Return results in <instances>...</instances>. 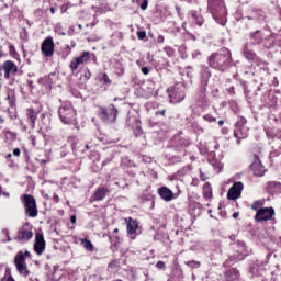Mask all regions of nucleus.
I'll return each mask as SVG.
<instances>
[{"mask_svg": "<svg viewBox=\"0 0 281 281\" xmlns=\"http://www.w3.org/2000/svg\"><path fill=\"white\" fill-rule=\"evenodd\" d=\"M232 63H234L232 50L227 47H222L207 57L209 67L216 71H227L232 67Z\"/></svg>", "mask_w": 281, "mask_h": 281, "instance_id": "f257e3e1", "label": "nucleus"}, {"mask_svg": "<svg viewBox=\"0 0 281 281\" xmlns=\"http://www.w3.org/2000/svg\"><path fill=\"white\" fill-rule=\"evenodd\" d=\"M117 108L110 104L108 106H101L98 111V117L103 121L104 124H115L117 122Z\"/></svg>", "mask_w": 281, "mask_h": 281, "instance_id": "f03ea898", "label": "nucleus"}, {"mask_svg": "<svg viewBox=\"0 0 281 281\" xmlns=\"http://www.w3.org/2000/svg\"><path fill=\"white\" fill-rule=\"evenodd\" d=\"M25 258H32L30 250H20L14 257V265L20 276L27 278V276H30V270H27Z\"/></svg>", "mask_w": 281, "mask_h": 281, "instance_id": "7ed1b4c3", "label": "nucleus"}, {"mask_svg": "<svg viewBox=\"0 0 281 281\" xmlns=\"http://www.w3.org/2000/svg\"><path fill=\"white\" fill-rule=\"evenodd\" d=\"M58 115L63 124H74L76 122V110H74L71 102L61 104L58 110Z\"/></svg>", "mask_w": 281, "mask_h": 281, "instance_id": "20e7f679", "label": "nucleus"}, {"mask_svg": "<svg viewBox=\"0 0 281 281\" xmlns=\"http://www.w3.org/2000/svg\"><path fill=\"white\" fill-rule=\"evenodd\" d=\"M22 203L25 210V214L30 218H36V216H38V209L36 207V199L33 195L24 194L22 196Z\"/></svg>", "mask_w": 281, "mask_h": 281, "instance_id": "39448f33", "label": "nucleus"}, {"mask_svg": "<svg viewBox=\"0 0 281 281\" xmlns=\"http://www.w3.org/2000/svg\"><path fill=\"white\" fill-rule=\"evenodd\" d=\"M207 10L211 12L213 19L225 16V4L223 0H207Z\"/></svg>", "mask_w": 281, "mask_h": 281, "instance_id": "423d86ee", "label": "nucleus"}, {"mask_svg": "<svg viewBox=\"0 0 281 281\" xmlns=\"http://www.w3.org/2000/svg\"><path fill=\"white\" fill-rule=\"evenodd\" d=\"M0 72L3 74L4 80H10L12 76L19 74V66H16L14 61L8 59L0 66Z\"/></svg>", "mask_w": 281, "mask_h": 281, "instance_id": "0eeeda50", "label": "nucleus"}, {"mask_svg": "<svg viewBox=\"0 0 281 281\" xmlns=\"http://www.w3.org/2000/svg\"><path fill=\"white\" fill-rule=\"evenodd\" d=\"M274 216L276 210L273 207H263L256 213L254 221L255 223H267L268 221H273Z\"/></svg>", "mask_w": 281, "mask_h": 281, "instance_id": "6e6552de", "label": "nucleus"}, {"mask_svg": "<svg viewBox=\"0 0 281 281\" xmlns=\"http://www.w3.org/2000/svg\"><path fill=\"white\" fill-rule=\"evenodd\" d=\"M34 233L32 232V224L25 223L22 227L18 229L15 240L18 243H27L32 240Z\"/></svg>", "mask_w": 281, "mask_h": 281, "instance_id": "1a4fd4ad", "label": "nucleus"}, {"mask_svg": "<svg viewBox=\"0 0 281 281\" xmlns=\"http://www.w3.org/2000/svg\"><path fill=\"white\" fill-rule=\"evenodd\" d=\"M89 60H91V53L89 50H85L79 57H74L70 61L71 71H77L80 65H85Z\"/></svg>", "mask_w": 281, "mask_h": 281, "instance_id": "9d476101", "label": "nucleus"}, {"mask_svg": "<svg viewBox=\"0 0 281 281\" xmlns=\"http://www.w3.org/2000/svg\"><path fill=\"white\" fill-rule=\"evenodd\" d=\"M252 157L254 161L249 167L250 172H252L255 177H265V172H267V169H265V166H262L260 157L257 154H255Z\"/></svg>", "mask_w": 281, "mask_h": 281, "instance_id": "9b49d317", "label": "nucleus"}, {"mask_svg": "<svg viewBox=\"0 0 281 281\" xmlns=\"http://www.w3.org/2000/svg\"><path fill=\"white\" fill-rule=\"evenodd\" d=\"M41 52L45 58H52L54 56V38L46 37L42 42Z\"/></svg>", "mask_w": 281, "mask_h": 281, "instance_id": "f8f14e48", "label": "nucleus"}, {"mask_svg": "<svg viewBox=\"0 0 281 281\" xmlns=\"http://www.w3.org/2000/svg\"><path fill=\"white\" fill-rule=\"evenodd\" d=\"M243 182H234V184L231 187V189L227 192V199L228 201H236V199H240V195L243 194Z\"/></svg>", "mask_w": 281, "mask_h": 281, "instance_id": "ddd939ff", "label": "nucleus"}, {"mask_svg": "<svg viewBox=\"0 0 281 281\" xmlns=\"http://www.w3.org/2000/svg\"><path fill=\"white\" fill-rule=\"evenodd\" d=\"M111 190L106 186L98 187L90 198L91 203H95L98 201H104L106 199V194H109Z\"/></svg>", "mask_w": 281, "mask_h": 281, "instance_id": "4468645a", "label": "nucleus"}, {"mask_svg": "<svg viewBox=\"0 0 281 281\" xmlns=\"http://www.w3.org/2000/svg\"><path fill=\"white\" fill-rule=\"evenodd\" d=\"M170 98H173L175 102H183L186 100V86L181 83L173 86Z\"/></svg>", "mask_w": 281, "mask_h": 281, "instance_id": "2eb2a0df", "label": "nucleus"}, {"mask_svg": "<svg viewBox=\"0 0 281 281\" xmlns=\"http://www.w3.org/2000/svg\"><path fill=\"white\" fill-rule=\"evenodd\" d=\"M46 241L42 233L35 234L34 251L37 256H43L45 252Z\"/></svg>", "mask_w": 281, "mask_h": 281, "instance_id": "dca6fc26", "label": "nucleus"}, {"mask_svg": "<svg viewBox=\"0 0 281 281\" xmlns=\"http://www.w3.org/2000/svg\"><path fill=\"white\" fill-rule=\"evenodd\" d=\"M206 89L201 88L195 94V105L200 109H207L210 101L207 100V94L205 93Z\"/></svg>", "mask_w": 281, "mask_h": 281, "instance_id": "f3484780", "label": "nucleus"}, {"mask_svg": "<svg viewBox=\"0 0 281 281\" xmlns=\"http://www.w3.org/2000/svg\"><path fill=\"white\" fill-rule=\"evenodd\" d=\"M262 103L263 106H267L268 109H273L278 106V97H276V93L273 92H266L262 95Z\"/></svg>", "mask_w": 281, "mask_h": 281, "instance_id": "a211bd4d", "label": "nucleus"}, {"mask_svg": "<svg viewBox=\"0 0 281 281\" xmlns=\"http://www.w3.org/2000/svg\"><path fill=\"white\" fill-rule=\"evenodd\" d=\"M240 260H245V254L236 251L225 260L223 267L229 268L233 265H236V262H240Z\"/></svg>", "mask_w": 281, "mask_h": 281, "instance_id": "6ab92c4d", "label": "nucleus"}, {"mask_svg": "<svg viewBox=\"0 0 281 281\" xmlns=\"http://www.w3.org/2000/svg\"><path fill=\"white\" fill-rule=\"evenodd\" d=\"M27 124L31 128H36V121L38 120V112L34 108L26 109L25 112Z\"/></svg>", "mask_w": 281, "mask_h": 281, "instance_id": "aec40b11", "label": "nucleus"}, {"mask_svg": "<svg viewBox=\"0 0 281 281\" xmlns=\"http://www.w3.org/2000/svg\"><path fill=\"white\" fill-rule=\"evenodd\" d=\"M158 194L162 201L170 202L175 199V193L168 187H161L158 189Z\"/></svg>", "mask_w": 281, "mask_h": 281, "instance_id": "412c9836", "label": "nucleus"}, {"mask_svg": "<svg viewBox=\"0 0 281 281\" xmlns=\"http://www.w3.org/2000/svg\"><path fill=\"white\" fill-rule=\"evenodd\" d=\"M234 137L237 139V144H240V139H247L249 137L248 127H235Z\"/></svg>", "mask_w": 281, "mask_h": 281, "instance_id": "4be33fe9", "label": "nucleus"}, {"mask_svg": "<svg viewBox=\"0 0 281 281\" xmlns=\"http://www.w3.org/2000/svg\"><path fill=\"white\" fill-rule=\"evenodd\" d=\"M29 139L31 140L34 148H43L45 138L43 137V134H41V130L37 132V135H31Z\"/></svg>", "mask_w": 281, "mask_h": 281, "instance_id": "5701e85b", "label": "nucleus"}, {"mask_svg": "<svg viewBox=\"0 0 281 281\" xmlns=\"http://www.w3.org/2000/svg\"><path fill=\"white\" fill-rule=\"evenodd\" d=\"M249 38L252 45H262L265 35L262 34V31H255L249 34Z\"/></svg>", "mask_w": 281, "mask_h": 281, "instance_id": "b1692460", "label": "nucleus"}, {"mask_svg": "<svg viewBox=\"0 0 281 281\" xmlns=\"http://www.w3.org/2000/svg\"><path fill=\"white\" fill-rule=\"evenodd\" d=\"M127 222V234H130V236H134V234H136L137 228L139 227V223L137 222V220H134L133 217H128L126 218Z\"/></svg>", "mask_w": 281, "mask_h": 281, "instance_id": "393cba45", "label": "nucleus"}, {"mask_svg": "<svg viewBox=\"0 0 281 281\" xmlns=\"http://www.w3.org/2000/svg\"><path fill=\"white\" fill-rule=\"evenodd\" d=\"M243 54L246 60H251L252 63H258V55L252 50L249 49V46L247 44L243 48Z\"/></svg>", "mask_w": 281, "mask_h": 281, "instance_id": "a878e982", "label": "nucleus"}, {"mask_svg": "<svg viewBox=\"0 0 281 281\" xmlns=\"http://www.w3.org/2000/svg\"><path fill=\"white\" fill-rule=\"evenodd\" d=\"M226 281H237L240 278V272L236 268H232L224 273Z\"/></svg>", "mask_w": 281, "mask_h": 281, "instance_id": "bb28decb", "label": "nucleus"}, {"mask_svg": "<svg viewBox=\"0 0 281 281\" xmlns=\"http://www.w3.org/2000/svg\"><path fill=\"white\" fill-rule=\"evenodd\" d=\"M267 190L270 194H281V183L278 181L268 182Z\"/></svg>", "mask_w": 281, "mask_h": 281, "instance_id": "cd10ccee", "label": "nucleus"}, {"mask_svg": "<svg viewBox=\"0 0 281 281\" xmlns=\"http://www.w3.org/2000/svg\"><path fill=\"white\" fill-rule=\"evenodd\" d=\"M202 194H203L204 199H206V200H211L214 196V194L212 192V184L210 182H206L203 184Z\"/></svg>", "mask_w": 281, "mask_h": 281, "instance_id": "c85d7f7f", "label": "nucleus"}, {"mask_svg": "<svg viewBox=\"0 0 281 281\" xmlns=\"http://www.w3.org/2000/svg\"><path fill=\"white\" fill-rule=\"evenodd\" d=\"M191 19H193L194 23H196L199 27H202L205 23V20H203V15L199 14L196 11L191 12Z\"/></svg>", "mask_w": 281, "mask_h": 281, "instance_id": "c756f323", "label": "nucleus"}, {"mask_svg": "<svg viewBox=\"0 0 281 281\" xmlns=\"http://www.w3.org/2000/svg\"><path fill=\"white\" fill-rule=\"evenodd\" d=\"M278 132H279V130L276 127H268L266 130V135H267L268 139H278Z\"/></svg>", "mask_w": 281, "mask_h": 281, "instance_id": "7c9ffc66", "label": "nucleus"}, {"mask_svg": "<svg viewBox=\"0 0 281 281\" xmlns=\"http://www.w3.org/2000/svg\"><path fill=\"white\" fill-rule=\"evenodd\" d=\"M265 206V201L263 200H257L251 204V210H254V212H259V210H262Z\"/></svg>", "mask_w": 281, "mask_h": 281, "instance_id": "2f4dec72", "label": "nucleus"}, {"mask_svg": "<svg viewBox=\"0 0 281 281\" xmlns=\"http://www.w3.org/2000/svg\"><path fill=\"white\" fill-rule=\"evenodd\" d=\"M80 80H82L83 82H89V80H91V70H89V68L83 69L80 76Z\"/></svg>", "mask_w": 281, "mask_h": 281, "instance_id": "473e14b6", "label": "nucleus"}, {"mask_svg": "<svg viewBox=\"0 0 281 281\" xmlns=\"http://www.w3.org/2000/svg\"><path fill=\"white\" fill-rule=\"evenodd\" d=\"M81 245L87 251H93V243L91 240L85 238L81 240Z\"/></svg>", "mask_w": 281, "mask_h": 281, "instance_id": "72a5a7b5", "label": "nucleus"}, {"mask_svg": "<svg viewBox=\"0 0 281 281\" xmlns=\"http://www.w3.org/2000/svg\"><path fill=\"white\" fill-rule=\"evenodd\" d=\"M89 148H91V146H89V144H86L85 145V148H82L81 146H80V143H75L74 145H72V150H79V153H85V150H89Z\"/></svg>", "mask_w": 281, "mask_h": 281, "instance_id": "f704fd0d", "label": "nucleus"}, {"mask_svg": "<svg viewBox=\"0 0 281 281\" xmlns=\"http://www.w3.org/2000/svg\"><path fill=\"white\" fill-rule=\"evenodd\" d=\"M108 269H110V271H117V269H120V260H112L110 261Z\"/></svg>", "mask_w": 281, "mask_h": 281, "instance_id": "c9c22d12", "label": "nucleus"}, {"mask_svg": "<svg viewBox=\"0 0 281 281\" xmlns=\"http://www.w3.org/2000/svg\"><path fill=\"white\" fill-rule=\"evenodd\" d=\"M246 124H247V119H245L244 116H238L235 128L246 127Z\"/></svg>", "mask_w": 281, "mask_h": 281, "instance_id": "e433bc0d", "label": "nucleus"}, {"mask_svg": "<svg viewBox=\"0 0 281 281\" xmlns=\"http://www.w3.org/2000/svg\"><path fill=\"white\" fill-rule=\"evenodd\" d=\"M184 265L187 267H190L191 269H199V267H201V261L191 260V261L184 262Z\"/></svg>", "mask_w": 281, "mask_h": 281, "instance_id": "4c0bfd02", "label": "nucleus"}, {"mask_svg": "<svg viewBox=\"0 0 281 281\" xmlns=\"http://www.w3.org/2000/svg\"><path fill=\"white\" fill-rule=\"evenodd\" d=\"M5 100H8L9 106H14V102L16 100V98L14 97V92H8Z\"/></svg>", "mask_w": 281, "mask_h": 281, "instance_id": "58836bf2", "label": "nucleus"}, {"mask_svg": "<svg viewBox=\"0 0 281 281\" xmlns=\"http://www.w3.org/2000/svg\"><path fill=\"white\" fill-rule=\"evenodd\" d=\"M110 240L112 243V247H120V236H113V237H110Z\"/></svg>", "mask_w": 281, "mask_h": 281, "instance_id": "ea45409f", "label": "nucleus"}, {"mask_svg": "<svg viewBox=\"0 0 281 281\" xmlns=\"http://www.w3.org/2000/svg\"><path fill=\"white\" fill-rule=\"evenodd\" d=\"M49 76H45L38 79V85H43V87H46V85H49Z\"/></svg>", "mask_w": 281, "mask_h": 281, "instance_id": "a19ab883", "label": "nucleus"}, {"mask_svg": "<svg viewBox=\"0 0 281 281\" xmlns=\"http://www.w3.org/2000/svg\"><path fill=\"white\" fill-rule=\"evenodd\" d=\"M9 45V54L10 56H12L14 58V56H16V47H14V44H10V42H8Z\"/></svg>", "mask_w": 281, "mask_h": 281, "instance_id": "79ce46f5", "label": "nucleus"}, {"mask_svg": "<svg viewBox=\"0 0 281 281\" xmlns=\"http://www.w3.org/2000/svg\"><path fill=\"white\" fill-rule=\"evenodd\" d=\"M134 135H135V137H142V135H144V130H142L140 126L135 127Z\"/></svg>", "mask_w": 281, "mask_h": 281, "instance_id": "37998d69", "label": "nucleus"}, {"mask_svg": "<svg viewBox=\"0 0 281 281\" xmlns=\"http://www.w3.org/2000/svg\"><path fill=\"white\" fill-rule=\"evenodd\" d=\"M136 36H137L138 41H144V38H146V31H138L136 33Z\"/></svg>", "mask_w": 281, "mask_h": 281, "instance_id": "c03bdc74", "label": "nucleus"}, {"mask_svg": "<svg viewBox=\"0 0 281 281\" xmlns=\"http://www.w3.org/2000/svg\"><path fill=\"white\" fill-rule=\"evenodd\" d=\"M203 120H205V122H216V117L212 116V114H205Z\"/></svg>", "mask_w": 281, "mask_h": 281, "instance_id": "a18cd8bd", "label": "nucleus"}, {"mask_svg": "<svg viewBox=\"0 0 281 281\" xmlns=\"http://www.w3.org/2000/svg\"><path fill=\"white\" fill-rule=\"evenodd\" d=\"M102 80L104 85H111V79L109 78V75L106 72L102 75Z\"/></svg>", "mask_w": 281, "mask_h": 281, "instance_id": "49530a36", "label": "nucleus"}, {"mask_svg": "<svg viewBox=\"0 0 281 281\" xmlns=\"http://www.w3.org/2000/svg\"><path fill=\"white\" fill-rule=\"evenodd\" d=\"M272 47H276V52H278L279 54H281V43H280V42H274V44L272 45Z\"/></svg>", "mask_w": 281, "mask_h": 281, "instance_id": "de8ad7c7", "label": "nucleus"}, {"mask_svg": "<svg viewBox=\"0 0 281 281\" xmlns=\"http://www.w3.org/2000/svg\"><path fill=\"white\" fill-rule=\"evenodd\" d=\"M140 10H148V0H143L140 3Z\"/></svg>", "mask_w": 281, "mask_h": 281, "instance_id": "09e8293b", "label": "nucleus"}, {"mask_svg": "<svg viewBox=\"0 0 281 281\" xmlns=\"http://www.w3.org/2000/svg\"><path fill=\"white\" fill-rule=\"evenodd\" d=\"M176 177H186V168L178 170Z\"/></svg>", "mask_w": 281, "mask_h": 281, "instance_id": "8fccbe9b", "label": "nucleus"}, {"mask_svg": "<svg viewBox=\"0 0 281 281\" xmlns=\"http://www.w3.org/2000/svg\"><path fill=\"white\" fill-rule=\"evenodd\" d=\"M68 10H69V5H68V4H63V5L60 7V12H61V14H65Z\"/></svg>", "mask_w": 281, "mask_h": 281, "instance_id": "3c124183", "label": "nucleus"}, {"mask_svg": "<svg viewBox=\"0 0 281 281\" xmlns=\"http://www.w3.org/2000/svg\"><path fill=\"white\" fill-rule=\"evenodd\" d=\"M156 117H159L161 115L162 117H166V110H159L155 113Z\"/></svg>", "mask_w": 281, "mask_h": 281, "instance_id": "603ef678", "label": "nucleus"}, {"mask_svg": "<svg viewBox=\"0 0 281 281\" xmlns=\"http://www.w3.org/2000/svg\"><path fill=\"white\" fill-rule=\"evenodd\" d=\"M140 71H142V74H144V76H148V75L150 74V68H148V67H143V68L140 69Z\"/></svg>", "mask_w": 281, "mask_h": 281, "instance_id": "864d4df0", "label": "nucleus"}, {"mask_svg": "<svg viewBox=\"0 0 281 281\" xmlns=\"http://www.w3.org/2000/svg\"><path fill=\"white\" fill-rule=\"evenodd\" d=\"M157 269H166V263L164 261H158L156 263Z\"/></svg>", "mask_w": 281, "mask_h": 281, "instance_id": "5fc2aeb1", "label": "nucleus"}, {"mask_svg": "<svg viewBox=\"0 0 281 281\" xmlns=\"http://www.w3.org/2000/svg\"><path fill=\"white\" fill-rule=\"evenodd\" d=\"M13 156L14 157H21V148L13 149Z\"/></svg>", "mask_w": 281, "mask_h": 281, "instance_id": "6e6d98bb", "label": "nucleus"}, {"mask_svg": "<svg viewBox=\"0 0 281 281\" xmlns=\"http://www.w3.org/2000/svg\"><path fill=\"white\" fill-rule=\"evenodd\" d=\"M228 93L231 95H236V88H234V86H232L231 88L227 89Z\"/></svg>", "mask_w": 281, "mask_h": 281, "instance_id": "4d7b16f0", "label": "nucleus"}, {"mask_svg": "<svg viewBox=\"0 0 281 281\" xmlns=\"http://www.w3.org/2000/svg\"><path fill=\"white\" fill-rule=\"evenodd\" d=\"M165 38H164V35H159L158 38H157V42L158 43H164Z\"/></svg>", "mask_w": 281, "mask_h": 281, "instance_id": "13d9d810", "label": "nucleus"}, {"mask_svg": "<svg viewBox=\"0 0 281 281\" xmlns=\"http://www.w3.org/2000/svg\"><path fill=\"white\" fill-rule=\"evenodd\" d=\"M27 85H29L30 89H34V81L29 80V81H27Z\"/></svg>", "mask_w": 281, "mask_h": 281, "instance_id": "bf43d9fd", "label": "nucleus"}, {"mask_svg": "<svg viewBox=\"0 0 281 281\" xmlns=\"http://www.w3.org/2000/svg\"><path fill=\"white\" fill-rule=\"evenodd\" d=\"M70 222L72 223V225H75V223H76V215L70 216Z\"/></svg>", "mask_w": 281, "mask_h": 281, "instance_id": "052dcab7", "label": "nucleus"}, {"mask_svg": "<svg viewBox=\"0 0 281 281\" xmlns=\"http://www.w3.org/2000/svg\"><path fill=\"white\" fill-rule=\"evenodd\" d=\"M1 194H3V196H10V193H8V192H1V189H0V196H1Z\"/></svg>", "mask_w": 281, "mask_h": 281, "instance_id": "680f3d73", "label": "nucleus"}, {"mask_svg": "<svg viewBox=\"0 0 281 281\" xmlns=\"http://www.w3.org/2000/svg\"><path fill=\"white\" fill-rule=\"evenodd\" d=\"M277 139L281 140V130H279L278 134H277Z\"/></svg>", "mask_w": 281, "mask_h": 281, "instance_id": "e2e57ef3", "label": "nucleus"}, {"mask_svg": "<svg viewBox=\"0 0 281 281\" xmlns=\"http://www.w3.org/2000/svg\"><path fill=\"white\" fill-rule=\"evenodd\" d=\"M7 281H15V280H14V277L9 276V277L7 278Z\"/></svg>", "mask_w": 281, "mask_h": 281, "instance_id": "0e129e2a", "label": "nucleus"}, {"mask_svg": "<svg viewBox=\"0 0 281 281\" xmlns=\"http://www.w3.org/2000/svg\"><path fill=\"white\" fill-rule=\"evenodd\" d=\"M50 13H52V14H56V8L52 7V8H50Z\"/></svg>", "mask_w": 281, "mask_h": 281, "instance_id": "69168bd1", "label": "nucleus"}, {"mask_svg": "<svg viewBox=\"0 0 281 281\" xmlns=\"http://www.w3.org/2000/svg\"><path fill=\"white\" fill-rule=\"evenodd\" d=\"M239 216L238 212L233 213V218H237Z\"/></svg>", "mask_w": 281, "mask_h": 281, "instance_id": "338daca9", "label": "nucleus"}, {"mask_svg": "<svg viewBox=\"0 0 281 281\" xmlns=\"http://www.w3.org/2000/svg\"><path fill=\"white\" fill-rule=\"evenodd\" d=\"M218 126H223V124H225V121H223V120H221V121H218Z\"/></svg>", "mask_w": 281, "mask_h": 281, "instance_id": "774afa93", "label": "nucleus"}]
</instances>
